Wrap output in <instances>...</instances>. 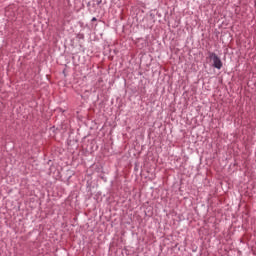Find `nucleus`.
Here are the masks:
<instances>
[{
	"instance_id": "nucleus-1",
	"label": "nucleus",
	"mask_w": 256,
	"mask_h": 256,
	"mask_svg": "<svg viewBox=\"0 0 256 256\" xmlns=\"http://www.w3.org/2000/svg\"><path fill=\"white\" fill-rule=\"evenodd\" d=\"M209 59L212 60V67L215 69H221L223 67V62L221 61V58L217 56V54L213 52L209 53Z\"/></svg>"
}]
</instances>
